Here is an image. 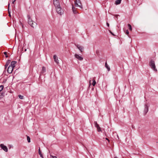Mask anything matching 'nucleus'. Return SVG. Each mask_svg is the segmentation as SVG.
Here are the masks:
<instances>
[{
    "instance_id": "1",
    "label": "nucleus",
    "mask_w": 158,
    "mask_h": 158,
    "mask_svg": "<svg viewBox=\"0 0 158 158\" xmlns=\"http://www.w3.org/2000/svg\"><path fill=\"white\" fill-rule=\"evenodd\" d=\"M149 65L152 69L154 71L156 72L157 71V70L156 67L155 63L154 61L152 60H151L149 62Z\"/></svg>"
},
{
    "instance_id": "34",
    "label": "nucleus",
    "mask_w": 158,
    "mask_h": 158,
    "mask_svg": "<svg viewBox=\"0 0 158 158\" xmlns=\"http://www.w3.org/2000/svg\"><path fill=\"white\" fill-rule=\"evenodd\" d=\"M114 158H118L116 156H115L114 157Z\"/></svg>"
},
{
    "instance_id": "13",
    "label": "nucleus",
    "mask_w": 158,
    "mask_h": 158,
    "mask_svg": "<svg viewBox=\"0 0 158 158\" xmlns=\"http://www.w3.org/2000/svg\"><path fill=\"white\" fill-rule=\"evenodd\" d=\"M148 110V107L147 105H145V109L144 110V112L146 114Z\"/></svg>"
},
{
    "instance_id": "27",
    "label": "nucleus",
    "mask_w": 158,
    "mask_h": 158,
    "mask_svg": "<svg viewBox=\"0 0 158 158\" xmlns=\"http://www.w3.org/2000/svg\"><path fill=\"white\" fill-rule=\"evenodd\" d=\"M51 158H57V157L56 156H53L52 155L50 156Z\"/></svg>"
},
{
    "instance_id": "37",
    "label": "nucleus",
    "mask_w": 158,
    "mask_h": 158,
    "mask_svg": "<svg viewBox=\"0 0 158 158\" xmlns=\"http://www.w3.org/2000/svg\"><path fill=\"white\" fill-rule=\"evenodd\" d=\"M13 1H14V0H13Z\"/></svg>"
},
{
    "instance_id": "20",
    "label": "nucleus",
    "mask_w": 158,
    "mask_h": 158,
    "mask_svg": "<svg viewBox=\"0 0 158 158\" xmlns=\"http://www.w3.org/2000/svg\"><path fill=\"white\" fill-rule=\"evenodd\" d=\"M96 84V81H95V80L94 79H93V83H92V85H93V86H94Z\"/></svg>"
},
{
    "instance_id": "5",
    "label": "nucleus",
    "mask_w": 158,
    "mask_h": 158,
    "mask_svg": "<svg viewBox=\"0 0 158 158\" xmlns=\"http://www.w3.org/2000/svg\"><path fill=\"white\" fill-rule=\"evenodd\" d=\"M53 4L55 7L60 6L59 0H53Z\"/></svg>"
},
{
    "instance_id": "18",
    "label": "nucleus",
    "mask_w": 158,
    "mask_h": 158,
    "mask_svg": "<svg viewBox=\"0 0 158 158\" xmlns=\"http://www.w3.org/2000/svg\"><path fill=\"white\" fill-rule=\"evenodd\" d=\"M95 126L96 127H99L98 124L96 122H94Z\"/></svg>"
},
{
    "instance_id": "17",
    "label": "nucleus",
    "mask_w": 158,
    "mask_h": 158,
    "mask_svg": "<svg viewBox=\"0 0 158 158\" xmlns=\"http://www.w3.org/2000/svg\"><path fill=\"white\" fill-rule=\"evenodd\" d=\"M45 72H46V68L44 67L43 66L42 67V71L41 72V73H45Z\"/></svg>"
},
{
    "instance_id": "4",
    "label": "nucleus",
    "mask_w": 158,
    "mask_h": 158,
    "mask_svg": "<svg viewBox=\"0 0 158 158\" xmlns=\"http://www.w3.org/2000/svg\"><path fill=\"white\" fill-rule=\"evenodd\" d=\"M55 8L56 9V11L58 14H59L60 15H61L63 14V11L62 10V8H61L60 6H59L55 7Z\"/></svg>"
},
{
    "instance_id": "10",
    "label": "nucleus",
    "mask_w": 158,
    "mask_h": 158,
    "mask_svg": "<svg viewBox=\"0 0 158 158\" xmlns=\"http://www.w3.org/2000/svg\"><path fill=\"white\" fill-rule=\"evenodd\" d=\"M53 59H54V61L55 62H56L57 64L59 63V60H58V57H57V56H56V55H54Z\"/></svg>"
},
{
    "instance_id": "30",
    "label": "nucleus",
    "mask_w": 158,
    "mask_h": 158,
    "mask_svg": "<svg viewBox=\"0 0 158 158\" xmlns=\"http://www.w3.org/2000/svg\"><path fill=\"white\" fill-rule=\"evenodd\" d=\"M15 0H14V1H12V3L13 4H14V2L15 1Z\"/></svg>"
},
{
    "instance_id": "6",
    "label": "nucleus",
    "mask_w": 158,
    "mask_h": 158,
    "mask_svg": "<svg viewBox=\"0 0 158 158\" xmlns=\"http://www.w3.org/2000/svg\"><path fill=\"white\" fill-rule=\"evenodd\" d=\"M74 56L76 59L79 60H82L83 59V58L82 57L77 54H75L74 55Z\"/></svg>"
},
{
    "instance_id": "16",
    "label": "nucleus",
    "mask_w": 158,
    "mask_h": 158,
    "mask_svg": "<svg viewBox=\"0 0 158 158\" xmlns=\"http://www.w3.org/2000/svg\"><path fill=\"white\" fill-rule=\"evenodd\" d=\"M39 154L40 155V156L42 158H44V157L42 155V154L40 150V148H39Z\"/></svg>"
},
{
    "instance_id": "7",
    "label": "nucleus",
    "mask_w": 158,
    "mask_h": 158,
    "mask_svg": "<svg viewBox=\"0 0 158 158\" xmlns=\"http://www.w3.org/2000/svg\"><path fill=\"white\" fill-rule=\"evenodd\" d=\"M0 147L2 148L3 150H4L6 152H7L8 148L6 146H5L3 144H1L0 145Z\"/></svg>"
},
{
    "instance_id": "11",
    "label": "nucleus",
    "mask_w": 158,
    "mask_h": 158,
    "mask_svg": "<svg viewBox=\"0 0 158 158\" xmlns=\"http://www.w3.org/2000/svg\"><path fill=\"white\" fill-rule=\"evenodd\" d=\"M72 9L73 14H77L78 13L77 11L76 8L73 5L72 6Z\"/></svg>"
},
{
    "instance_id": "36",
    "label": "nucleus",
    "mask_w": 158,
    "mask_h": 158,
    "mask_svg": "<svg viewBox=\"0 0 158 158\" xmlns=\"http://www.w3.org/2000/svg\"><path fill=\"white\" fill-rule=\"evenodd\" d=\"M26 50H27V49H25V51H26Z\"/></svg>"
},
{
    "instance_id": "24",
    "label": "nucleus",
    "mask_w": 158,
    "mask_h": 158,
    "mask_svg": "<svg viewBox=\"0 0 158 158\" xmlns=\"http://www.w3.org/2000/svg\"><path fill=\"white\" fill-rule=\"evenodd\" d=\"M97 128V129L98 131V132H100V131H101V128L99 127H98Z\"/></svg>"
},
{
    "instance_id": "21",
    "label": "nucleus",
    "mask_w": 158,
    "mask_h": 158,
    "mask_svg": "<svg viewBox=\"0 0 158 158\" xmlns=\"http://www.w3.org/2000/svg\"><path fill=\"white\" fill-rule=\"evenodd\" d=\"M27 140L28 143L30 142V138L29 136H27Z\"/></svg>"
},
{
    "instance_id": "22",
    "label": "nucleus",
    "mask_w": 158,
    "mask_h": 158,
    "mask_svg": "<svg viewBox=\"0 0 158 158\" xmlns=\"http://www.w3.org/2000/svg\"><path fill=\"white\" fill-rule=\"evenodd\" d=\"M3 86L1 85L0 86V92L3 89Z\"/></svg>"
},
{
    "instance_id": "26",
    "label": "nucleus",
    "mask_w": 158,
    "mask_h": 158,
    "mask_svg": "<svg viewBox=\"0 0 158 158\" xmlns=\"http://www.w3.org/2000/svg\"><path fill=\"white\" fill-rule=\"evenodd\" d=\"M125 33H126L127 35H129V32L128 31V30H126V31H125Z\"/></svg>"
},
{
    "instance_id": "25",
    "label": "nucleus",
    "mask_w": 158,
    "mask_h": 158,
    "mask_svg": "<svg viewBox=\"0 0 158 158\" xmlns=\"http://www.w3.org/2000/svg\"><path fill=\"white\" fill-rule=\"evenodd\" d=\"M9 63H10V62H7V63H6V64H5V68H6L8 66V64H9Z\"/></svg>"
},
{
    "instance_id": "23",
    "label": "nucleus",
    "mask_w": 158,
    "mask_h": 158,
    "mask_svg": "<svg viewBox=\"0 0 158 158\" xmlns=\"http://www.w3.org/2000/svg\"><path fill=\"white\" fill-rule=\"evenodd\" d=\"M19 98L21 99H22L23 98V96L21 95H19Z\"/></svg>"
},
{
    "instance_id": "15",
    "label": "nucleus",
    "mask_w": 158,
    "mask_h": 158,
    "mask_svg": "<svg viewBox=\"0 0 158 158\" xmlns=\"http://www.w3.org/2000/svg\"><path fill=\"white\" fill-rule=\"evenodd\" d=\"M122 0H116L115 2V4L116 5L119 4L121 1Z\"/></svg>"
},
{
    "instance_id": "29",
    "label": "nucleus",
    "mask_w": 158,
    "mask_h": 158,
    "mask_svg": "<svg viewBox=\"0 0 158 158\" xmlns=\"http://www.w3.org/2000/svg\"><path fill=\"white\" fill-rule=\"evenodd\" d=\"M106 24H107V25L108 26V27H109V24L108 23H106Z\"/></svg>"
},
{
    "instance_id": "2",
    "label": "nucleus",
    "mask_w": 158,
    "mask_h": 158,
    "mask_svg": "<svg viewBox=\"0 0 158 158\" xmlns=\"http://www.w3.org/2000/svg\"><path fill=\"white\" fill-rule=\"evenodd\" d=\"M75 6L76 7H78L80 8H82V6L80 0H75Z\"/></svg>"
},
{
    "instance_id": "32",
    "label": "nucleus",
    "mask_w": 158,
    "mask_h": 158,
    "mask_svg": "<svg viewBox=\"0 0 158 158\" xmlns=\"http://www.w3.org/2000/svg\"><path fill=\"white\" fill-rule=\"evenodd\" d=\"M91 80H90L89 81V84H91Z\"/></svg>"
},
{
    "instance_id": "14",
    "label": "nucleus",
    "mask_w": 158,
    "mask_h": 158,
    "mask_svg": "<svg viewBox=\"0 0 158 158\" xmlns=\"http://www.w3.org/2000/svg\"><path fill=\"white\" fill-rule=\"evenodd\" d=\"M105 66L106 68L107 69L108 71H109L110 70V68L109 67V65L107 64L106 62L105 63Z\"/></svg>"
},
{
    "instance_id": "3",
    "label": "nucleus",
    "mask_w": 158,
    "mask_h": 158,
    "mask_svg": "<svg viewBox=\"0 0 158 158\" xmlns=\"http://www.w3.org/2000/svg\"><path fill=\"white\" fill-rule=\"evenodd\" d=\"M28 23L29 24L33 27H36L37 25V24L35 22L32 20L31 19L29 18Z\"/></svg>"
},
{
    "instance_id": "8",
    "label": "nucleus",
    "mask_w": 158,
    "mask_h": 158,
    "mask_svg": "<svg viewBox=\"0 0 158 158\" xmlns=\"http://www.w3.org/2000/svg\"><path fill=\"white\" fill-rule=\"evenodd\" d=\"M76 46L81 52H82L84 49V48L83 46L78 44L76 45Z\"/></svg>"
},
{
    "instance_id": "28",
    "label": "nucleus",
    "mask_w": 158,
    "mask_h": 158,
    "mask_svg": "<svg viewBox=\"0 0 158 158\" xmlns=\"http://www.w3.org/2000/svg\"><path fill=\"white\" fill-rule=\"evenodd\" d=\"M4 54L6 55V57H8V56L7 55V52H4Z\"/></svg>"
},
{
    "instance_id": "35",
    "label": "nucleus",
    "mask_w": 158,
    "mask_h": 158,
    "mask_svg": "<svg viewBox=\"0 0 158 158\" xmlns=\"http://www.w3.org/2000/svg\"><path fill=\"white\" fill-rule=\"evenodd\" d=\"M9 5H10V4H8V6H9L8 8L9 7Z\"/></svg>"
},
{
    "instance_id": "31",
    "label": "nucleus",
    "mask_w": 158,
    "mask_h": 158,
    "mask_svg": "<svg viewBox=\"0 0 158 158\" xmlns=\"http://www.w3.org/2000/svg\"><path fill=\"white\" fill-rule=\"evenodd\" d=\"M106 140H108V141L109 142V139H108V138H106Z\"/></svg>"
},
{
    "instance_id": "33",
    "label": "nucleus",
    "mask_w": 158,
    "mask_h": 158,
    "mask_svg": "<svg viewBox=\"0 0 158 158\" xmlns=\"http://www.w3.org/2000/svg\"><path fill=\"white\" fill-rule=\"evenodd\" d=\"M8 12H9V11H8ZM9 13V15L10 16H10H11V15H10V13Z\"/></svg>"
},
{
    "instance_id": "12",
    "label": "nucleus",
    "mask_w": 158,
    "mask_h": 158,
    "mask_svg": "<svg viewBox=\"0 0 158 158\" xmlns=\"http://www.w3.org/2000/svg\"><path fill=\"white\" fill-rule=\"evenodd\" d=\"M16 63V62L15 61H13L11 62L10 66H11L13 68L15 67V65Z\"/></svg>"
},
{
    "instance_id": "9",
    "label": "nucleus",
    "mask_w": 158,
    "mask_h": 158,
    "mask_svg": "<svg viewBox=\"0 0 158 158\" xmlns=\"http://www.w3.org/2000/svg\"><path fill=\"white\" fill-rule=\"evenodd\" d=\"M13 69V68L11 66H10V65L8 67L7 69V72L9 73H12Z\"/></svg>"
},
{
    "instance_id": "19",
    "label": "nucleus",
    "mask_w": 158,
    "mask_h": 158,
    "mask_svg": "<svg viewBox=\"0 0 158 158\" xmlns=\"http://www.w3.org/2000/svg\"><path fill=\"white\" fill-rule=\"evenodd\" d=\"M128 26L129 30L131 31H132V27H131V25H130V24H128Z\"/></svg>"
}]
</instances>
